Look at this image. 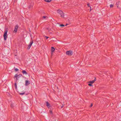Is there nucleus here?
<instances>
[{
	"instance_id": "nucleus-1",
	"label": "nucleus",
	"mask_w": 121,
	"mask_h": 121,
	"mask_svg": "<svg viewBox=\"0 0 121 121\" xmlns=\"http://www.w3.org/2000/svg\"><path fill=\"white\" fill-rule=\"evenodd\" d=\"M57 13H59L60 15V17H63L64 16V14L63 13V11L60 9H58L57 10Z\"/></svg>"
},
{
	"instance_id": "nucleus-2",
	"label": "nucleus",
	"mask_w": 121,
	"mask_h": 121,
	"mask_svg": "<svg viewBox=\"0 0 121 121\" xmlns=\"http://www.w3.org/2000/svg\"><path fill=\"white\" fill-rule=\"evenodd\" d=\"M8 32V31L7 30H5L4 31V39L5 40H6L7 39V37L8 35L7 34V33Z\"/></svg>"
},
{
	"instance_id": "nucleus-3",
	"label": "nucleus",
	"mask_w": 121,
	"mask_h": 121,
	"mask_svg": "<svg viewBox=\"0 0 121 121\" xmlns=\"http://www.w3.org/2000/svg\"><path fill=\"white\" fill-rule=\"evenodd\" d=\"M66 53V54L69 56H71L73 54V52L71 50H69L67 51Z\"/></svg>"
},
{
	"instance_id": "nucleus-4",
	"label": "nucleus",
	"mask_w": 121,
	"mask_h": 121,
	"mask_svg": "<svg viewBox=\"0 0 121 121\" xmlns=\"http://www.w3.org/2000/svg\"><path fill=\"white\" fill-rule=\"evenodd\" d=\"M18 28V26L17 25L14 28V29L13 31V32L14 33H16L17 30Z\"/></svg>"
},
{
	"instance_id": "nucleus-5",
	"label": "nucleus",
	"mask_w": 121,
	"mask_h": 121,
	"mask_svg": "<svg viewBox=\"0 0 121 121\" xmlns=\"http://www.w3.org/2000/svg\"><path fill=\"white\" fill-rule=\"evenodd\" d=\"M30 83V82L27 80H26L25 81V85L26 86H28Z\"/></svg>"
},
{
	"instance_id": "nucleus-6",
	"label": "nucleus",
	"mask_w": 121,
	"mask_h": 121,
	"mask_svg": "<svg viewBox=\"0 0 121 121\" xmlns=\"http://www.w3.org/2000/svg\"><path fill=\"white\" fill-rule=\"evenodd\" d=\"M33 41H31L30 43V44L28 45V47H27V49H29L31 47V45H32L33 43Z\"/></svg>"
},
{
	"instance_id": "nucleus-7",
	"label": "nucleus",
	"mask_w": 121,
	"mask_h": 121,
	"mask_svg": "<svg viewBox=\"0 0 121 121\" xmlns=\"http://www.w3.org/2000/svg\"><path fill=\"white\" fill-rule=\"evenodd\" d=\"M22 76V75H17V74H16L15 76V78H16L17 80V78H19V77H21Z\"/></svg>"
},
{
	"instance_id": "nucleus-8",
	"label": "nucleus",
	"mask_w": 121,
	"mask_h": 121,
	"mask_svg": "<svg viewBox=\"0 0 121 121\" xmlns=\"http://www.w3.org/2000/svg\"><path fill=\"white\" fill-rule=\"evenodd\" d=\"M46 105L48 107V108H50L51 107L50 104H49L48 102H46Z\"/></svg>"
},
{
	"instance_id": "nucleus-9",
	"label": "nucleus",
	"mask_w": 121,
	"mask_h": 121,
	"mask_svg": "<svg viewBox=\"0 0 121 121\" xmlns=\"http://www.w3.org/2000/svg\"><path fill=\"white\" fill-rule=\"evenodd\" d=\"M96 78H95V79L94 80H92V81H90L89 82V83L91 84H93L96 81Z\"/></svg>"
},
{
	"instance_id": "nucleus-10",
	"label": "nucleus",
	"mask_w": 121,
	"mask_h": 121,
	"mask_svg": "<svg viewBox=\"0 0 121 121\" xmlns=\"http://www.w3.org/2000/svg\"><path fill=\"white\" fill-rule=\"evenodd\" d=\"M55 49L53 47H51V52L52 54V52H53L55 51Z\"/></svg>"
},
{
	"instance_id": "nucleus-11",
	"label": "nucleus",
	"mask_w": 121,
	"mask_h": 121,
	"mask_svg": "<svg viewBox=\"0 0 121 121\" xmlns=\"http://www.w3.org/2000/svg\"><path fill=\"white\" fill-rule=\"evenodd\" d=\"M22 72L23 74H24L25 75H27V74L25 70H23Z\"/></svg>"
},
{
	"instance_id": "nucleus-12",
	"label": "nucleus",
	"mask_w": 121,
	"mask_h": 121,
	"mask_svg": "<svg viewBox=\"0 0 121 121\" xmlns=\"http://www.w3.org/2000/svg\"><path fill=\"white\" fill-rule=\"evenodd\" d=\"M51 0H45V1L47 2H49L51 1Z\"/></svg>"
},
{
	"instance_id": "nucleus-13",
	"label": "nucleus",
	"mask_w": 121,
	"mask_h": 121,
	"mask_svg": "<svg viewBox=\"0 0 121 121\" xmlns=\"http://www.w3.org/2000/svg\"><path fill=\"white\" fill-rule=\"evenodd\" d=\"M25 94V92H24L22 93H20L19 94L20 95H23Z\"/></svg>"
},
{
	"instance_id": "nucleus-14",
	"label": "nucleus",
	"mask_w": 121,
	"mask_h": 121,
	"mask_svg": "<svg viewBox=\"0 0 121 121\" xmlns=\"http://www.w3.org/2000/svg\"><path fill=\"white\" fill-rule=\"evenodd\" d=\"M113 7V4H111L110 5V8H112Z\"/></svg>"
},
{
	"instance_id": "nucleus-15",
	"label": "nucleus",
	"mask_w": 121,
	"mask_h": 121,
	"mask_svg": "<svg viewBox=\"0 0 121 121\" xmlns=\"http://www.w3.org/2000/svg\"><path fill=\"white\" fill-rule=\"evenodd\" d=\"M15 86L16 88H17V86L16 83H15Z\"/></svg>"
},
{
	"instance_id": "nucleus-16",
	"label": "nucleus",
	"mask_w": 121,
	"mask_h": 121,
	"mask_svg": "<svg viewBox=\"0 0 121 121\" xmlns=\"http://www.w3.org/2000/svg\"><path fill=\"white\" fill-rule=\"evenodd\" d=\"M60 26H64V25L63 24H61L60 25Z\"/></svg>"
},
{
	"instance_id": "nucleus-17",
	"label": "nucleus",
	"mask_w": 121,
	"mask_h": 121,
	"mask_svg": "<svg viewBox=\"0 0 121 121\" xmlns=\"http://www.w3.org/2000/svg\"><path fill=\"white\" fill-rule=\"evenodd\" d=\"M18 69H17V68H16V69H15V70L16 71H17L18 70Z\"/></svg>"
},
{
	"instance_id": "nucleus-18",
	"label": "nucleus",
	"mask_w": 121,
	"mask_h": 121,
	"mask_svg": "<svg viewBox=\"0 0 121 121\" xmlns=\"http://www.w3.org/2000/svg\"><path fill=\"white\" fill-rule=\"evenodd\" d=\"M46 17L45 16H44L43 17V18H46Z\"/></svg>"
},
{
	"instance_id": "nucleus-19",
	"label": "nucleus",
	"mask_w": 121,
	"mask_h": 121,
	"mask_svg": "<svg viewBox=\"0 0 121 121\" xmlns=\"http://www.w3.org/2000/svg\"><path fill=\"white\" fill-rule=\"evenodd\" d=\"M93 106V104H91L90 106V107H92Z\"/></svg>"
},
{
	"instance_id": "nucleus-20",
	"label": "nucleus",
	"mask_w": 121,
	"mask_h": 121,
	"mask_svg": "<svg viewBox=\"0 0 121 121\" xmlns=\"http://www.w3.org/2000/svg\"><path fill=\"white\" fill-rule=\"evenodd\" d=\"M88 85L90 86H92V85L91 84H88Z\"/></svg>"
},
{
	"instance_id": "nucleus-21",
	"label": "nucleus",
	"mask_w": 121,
	"mask_h": 121,
	"mask_svg": "<svg viewBox=\"0 0 121 121\" xmlns=\"http://www.w3.org/2000/svg\"><path fill=\"white\" fill-rule=\"evenodd\" d=\"M45 37L47 39L48 38V37H47V36H45Z\"/></svg>"
},
{
	"instance_id": "nucleus-22",
	"label": "nucleus",
	"mask_w": 121,
	"mask_h": 121,
	"mask_svg": "<svg viewBox=\"0 0 121 121\" xmlns=\"http://www.w3.org/2000/svg\"><path fill=\"white\" fill-rule=\"evenodd\" d=\"M50 113H52V112L51 111H50Z\"/></svg>"
},
{
	"instance_id": "nucleus-23",
	"label": "nucleus",
	"mask_w": 121,
	"mask_h": 121,
	"mask_svg": "<svg viewBox=\"0 0 121 121\" xmlns=\"http://www.w3.org/2000/svg\"><path fill=\"white\" fill-rule=\"evenodd\" d=\"M90 11H91V6H90Z\"/></svg>"
},
{
	"instance_id": "nucleus-24",
	"label": "nucleus",
	"mask_w": 121,
	"mask_h": 121,
	"mask_svg": "<svg viewBox=\"0 0 121 121\" xmlns=\"http://www.w3.org/2000/svg\"><path fill=\"white\" fill-rule=\"evenodd\" d=\"M11 107H13V105L12 104H11Z\"/></svg>"
},
{
	"instance_id": "nucleus-25",
	"label": "nucleus",
	"mask_w": 121,
	"mask_h": 121,
	"mask_svg": "<svg viewBox=\"0 0 121 121\" xmlns=\"http://www.w3.org/2000/svg\"><path fill=\"white\" fill-rule=\"evenodd\" d=\"M89 4H87V5H88V7H89L90 6H89Z\"/></svg>"
},
{
	"instance_id": "nucleus-26",
	"label": "nucleus",
	"mask_w": 121,
	"mask_h": 121,
	"mask_svg": "<svg viewBox=\"0 0 121 121\" xmlns=\"http://www.w3.org/2000/svg\"><path fill=\"white\" fill-rule=\"evenodd\" d=\"M63 106H61V108H62V107H63Z\"/></svg>"
}]
</instances>
